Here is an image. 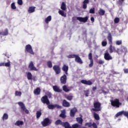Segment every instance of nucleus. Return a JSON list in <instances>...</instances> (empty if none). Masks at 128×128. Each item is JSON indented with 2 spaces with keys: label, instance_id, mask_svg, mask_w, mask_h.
Segmentation results:
<instances>
[{
  "label": "nucleus",
  "instance_id": "nucleus-18",
  "mask_svg": "<svg viewBox=\"0 0 128 128\" xmlns=\"http://www.w3.org/2000/svg\"><path fill=\"white\" fill-rule=\"evenodd\" d=\"M40 87L36 88L34 90V94H35V96H40Z\"/></svg>",
  "mask_w": 128,
  "mask_h": 128
},
{
  "label": "nucleus",
  "instance_id": "nucleus-52",
  "mask_svg": "<svg viewBox=\"0 0 128 128\" xmlns=\"http://www.w3.org/2000/svg\"><path fill=\"white\" fill-rule=\"evenodd\" d=\"M124 0H118V4H120V6H122Z\"/></svg>",
  "mask_w": 128,
  "mask_h": 128
},
{
  "label": "nucleus",
  "instance_id": "nucleus-56",
  "mask_svg": "<svg viewBox=\"0 0 128 128\" xmlns=\"http://www.w3.org/2000/svg\"><path fill=\"white\" fill-rule=\"evenodd\" d=\"M124 74H128V68H125L124 69Z\"/></svg>",
  "mask_w": 128,
  "mask_h": 128
},
{
  "label": "nucleus",
  "instance_id": "nucleus-47",
  "mask_svg": "<svg viewBox=\"0 0 128 128\" xmlns=\"http://www.w3.org/2000/svg\"><path fill=\"white\" fill-rule=\"evenodd\" d=\"M106 44H108V42L106 41H102V46H106Z\"/></svg>",
  "mask_w": 128,
  "mask_h": 128
},
{
  "label": "nucleus",
  "instance_id": "nucleus-62",
  "mask_svg": "<svg viewBox=\"0 0 128 128\" xmlns=\"http://www.w3.org/2000/svg\"><path fill=\"white\" fill-rule=\"evenodd\" d=\"M92 90L94 92L96 90V86H94L92 88Z\"/></svg>",
  "mask_w": 128,
  "mask_h": 128
},
{
  "label": "nucleus",
  "instance_id": "nucleus-13",
  "mask_svg": "<svg viewBox=\"0 0 128 128\" xmlns=\"http://www.w3.org/2000/svg\"><path fill=\"white\" fill-rule=\"evenodd\" d=\"M88 60H90V64H89V67L92 68L94 66V60H92V54L90 53L88 55Z\"/></svg>",
  "mask_w": 128,
  "mask_h": 128
},
{
  "label": "nucleus",
  "instance_id": "nucleus-45",
  "mask_svg": "<svg viewBox=\"0 0 128 128\" xmlns=\"http://www.w3.org/2000/svg\"><path fill=\"white\" fill-rule=\"evenodd\" d=\"M122 44V40H119L116 41V46H120Z\"/></svg>",
  "mask_w": 128,
  "mask_h": 128
},
{
  "label": "nucleus",
  "instance_id": "nucleus-60",
  "mask_svg": "<svg viewBox=\"0 0 128 128\" xmlns=\"http://www.w3.org/2000/svg\"><path fill=\"white\" fill-rule=\"evenodd\" d=\"M82 116L81 115V117H80V124H82V122L84 121V120H82Z\"/></svg>",
  "mask_w": 128,
  "mask_h": 128
},
{
  "label": "nucleus",
  "instance_id": "nucleus-61",
  "mask_svg": "<svg viewBox=\"0 0 128 128\" xmlns=\"http://www.w3.org/2000/svg\"><path fill=\"white\" fill-rule=\"evenodd\" d=\"M48 96L49 98H52V93L48 92Z\"/></svg>",
  "mask_w": 128,
  "mask_h": 128
},
{
  "label": "nucleus",
  "instance_id": "nucleus-4",
  "mask_svg": "<svg viewBox=\"0 0 128 128\" xmlns=\"http://www.w3.org/2000/svg\"><path fill=\"white\" fill-rule=\"evenodd\" d=\"M52 120L47 118H45L44 120L41 122V124L42 126L46 127L50 126V124H52Z\"/></svg>",
  "mask_w": 128,
  "mask_h": 128
},
{
  "label": "nucleus",
  "instance_id": "nucleus-40",
  "mask_svg": "<svg viewBox=\"0 0 128 128\" xmlns=\"http://www.w3.org/2000/svg\"><path fill=\"white\" fill-rule=\"evenodd\" d=\"M60 117L62 118H66V114L64 112H62L60 114Z\"/></svg>",
  "mask_w": 128,
  "mask_h": 128
},
{
  "label": "nucleus",
  "instance_id": "nucleus-33",
  "mask_svg": "<svg viewBox=\"0 0 128 128\" xmlns=\"http://www.w3.org/2000/svg\"><path fill=\"white\" fill-rule=\"evenodd\" d=\"M24 124V122L20 120H18L15 123V126H22Z\"/></svg>",
  "mask_w": 128,
  "mask_h": 128
},
{
  "label": "nucleus",
  "instance_id": "nucleus-48",
  "mask_svg": "<svg viewBox=\"0 0 128 128\" xmlns=\"http://www.w3.org/2000/svg\"><path fill=\"white\" fill-rule=\"evenodd\" d=\"M114 22L115 24H118L120 22V18H116L114 20Z\"/></svg>",
  "mask_w": 128,
  "mask_h": 128
},
{
  "label": "nucleus",
  "instance_id": "nucleus-20",
  "mask_svg": "<svg viewBox=\"0 0 128 128\" xmlns=\"http://www.w3.org/2000/svg\"><path fill=\"white\" fill-rule=\"evenodd\" d=\"M90 0H84L83 2V4L82 6V8L86 10L88 8V4H89Z\"/></svg>",
  "mask_w": 128,
  "mask_h": 128
},
{
  "label": "nucleus",
  "instance_id": "nucleus-50",
  "mask_svg": "<svg viewBox=\"0 0 128 128\" xmlns=\"http://www.w3.org/2000/svg\"><path fill=\"white\" fill-rule=\"evenodd\" d=\"M90 14H95L96 11L94 10V8H90L89 11Z\"/></svg>",
  "mask_w": 128,
  "mask_h": 128
},
{
  "label": "nucleus",
  "instance_id": "nucleus-42",
  "mask_svg": "<svg viewBox=\"0 0 128 128\" xmlns=\"http://www.w3.org/2000/svg\"><path fill=\"white\" fill-rule=\"evenodd\" d=\"M15 96H22V92H20L16 91Z\"/></svg>",
  "mask_w": 128,
  "mask_h": 128
},
{
  "label": "nucleus",
  "instance_id": "nucleus-34",
  "mask_svg": "<svg viewBox=\"0 0 128 128\" xmlns=\"http://www.w3.org/2000/svg\"><path fill=\"white\" fill-rule=\"evenodd\" d=\"M42 116V110L37 111L36 112V118L38 119Z\"/></svg>",
  "mask_w": 128,
  "mask_h": 128
},
{
  "label": "nucleus",
  "instance_id": "nucleus-7",
  "mask_svg": "<svg viewBox=\"0 0 128 128\" xmlns=\"http://www.w3.org/2000/svg\"><path fill=\"white\" fill-rule=\"evenodd\" d=\"M53 70H54L56 74H60L62 72V69L60 65H54L53 66Z\"/></svg>",
  "mask_w": 128,
  "mask_h": 128
},
{
  "label": "nucleus",
  "instance_id": "nucleus-38",
  "mask_svg": "<svg viewBox=\"0 0 128 128\" xmlns=\"http://www.w3.org/2000/svg\"><path fill=\"white\" fill-rule=\"evenodd\" d=\"M8 114H4L2 117V120H8Z\"/></svg>",
  "mask_w": 128,
  "mask_h": 128
},
{
  "label": "nucleus",
  "instance_id": "nucleus-51",
  "mask_svg": "<svg viewBox=\"0 0 128 128\" xmlns=\"http://www.w3.org/2000/svg\"><path fill=\"white\" fill-rule=\"evenodd\" d=\"M86 126H88V128H91L92 126V122H88L86 124Z\"/></svg>",
  "mask_w": 128,
  "mask_h": 128
},
{
  "label": "nucleus",
  "instance_id": "nucleus-23",
  "mask_svg": "<svg viewBox=\"0 0 128 128\" xmlns=\"http://www.w3.org/2000/svg\"><path fill=\"white\" fill-rule=\"evenodd\" d=\"M36 10V7L35 6H30L28 10V12L29 14H32V12H34Z\"/></svg>",
  "mask_w": 128,
  "mask_h": 128
},
{
  "label": "nucleus",
  "instance_id": "nucleus-43",
  "mask_svg": "<svg viewBox=\"0 0 128 128\" xmlns=\"http://www.w3.org/2000/svg\"><path fill=\"white\" fill-rule=\"evenodd\" d=\"M74 96H66V100H72Z\"/></svg>",
  "mask_w": 128,
  "mask_h": 128
},
{
  "label": "nucleus",
  "instance_id": "nucleus-46",
  "mask_svg": "<svg viewBox=\"0 0 128 128\" xmlns=\"http://www.w3.org/2000/svg\"><path fill=\"white\" fill-rule=\"evenodd\" d=\"M84 92L86 96H88V94H90V90H84Z\"/></svg>",
  "mask_w": 128,
  "mask_h": 128
},
{
  "label": "nucleus",
  "instance_id": "nucleus-27",
  "mask_svg": "<svg viewBox=\"0 0 128 128\" xmlns=\"http://www.w3.org/2000/svg\"><path fill=\"white\" fill-rule=\"evenodd\" d=\"M64 122H62V121L60 120H58L55 122V124L56 126L60 125V126H62Z\"/></svg>",
  "mask_w": 128,
  "mask_h": 128
},
{
  "label": "nucleus",
  "instance_id": "nucleus-1",
  "mask_svg": "<svg viewBox=\"0 0 128 128\" xmlns=\"http://www.w3.org/2000/svg\"><path fill=\"white\" fill-rule=\"evenodd\" d=\"M111 105L114 108H118L122 106V104L120 102V100L118 98H115L114 100H110Z\"/></svg>",
  "mask_w": 128,
  "mask_h": 128
},
{
  "label": "nucleus",
  "instance_id": "nucleus-9",
  "mask_svg": "<svg viewBox=\"0 0 128 128\" xmlns=\"http://www.w3.org/2000/svg\"><path fill=\"white\" fill-rule=\"evenodd\" d=\"M104 58L106 60H112V56L110 54L108 50H106L104 54Z\"/></svg>",
  "mask_w": 128,
  "mask_h": 128
},
{
  "label": "nucleus",
  "instance_id": "nucleus-17",
  "mask_svg": "<svg viewBox=\"0 0 128 128\" xmlns=\"http://www.w3.org/2000/svg\"><path fill=\"white\" fill-rule=\"evenodd\" d=\"M78 112V110L76 109V108H73L70 110V116H72V118H74V116H76V112Z\"/></svg>",
  "mask_w": 128,
  "mask_h": 128
},
{
  "label": "nucleus",
  "instance_id": "nucleus-25",
  "mask_svg": "<svg viewBox=\"0 0 128 128\" xmlns=\"http://www.w3.org/2000/svg\"><path fill=\"white\" fill-rule=\"evenodd\" d=\"M62 126H64V128H72L70 124L68 122H64Z\"/></svg>",
  "mask_w": 128,
  "mask_h": 128
},
{
  "label": "nucleus",
  "instance_id": "nucleus-31",
  "mask_svg": "<svg viewBox=\"0 0 128 128\" xmlns=\"http://www.w3.org/2000/svg\"><path fill=\"white\" fill-rule=\"evenodd\" d=\"M98 14L100 16H104L106 14V11L103 10L102 8H100L98 11Z\"/></svg>",
  "mask_w": 128,
  "mask_h": 128
},
{
  "label": "nucleus",
  "instance_id": "nucleus-8",
  "mask_svg": "<svg viewBox=\"0 0 128 128\" xmlns=\"http://www.w3.org/2000/svg\"><path fill=\"white\" fill-rule=\"evenodd\" d=\"M40 100L44 104H50V100H48V97L46 95L43 96L41 98Z\"/></svg>",
  "mask_w": 128,
  "mask_h": 128
},
{
  "label": "nucleus",
  "instance_id": "nucleus-64",
  "mask_svg": "<svg viewBox=\"0 0 128 128\" xmlns=\"http://www.w3.org/2000/svg\"><path fill=\"white\" fill-rule=\"evenodd\" d=\"M77 20H79V22H80V17H76Z\"/></svg>",
  "mask_w": 128,
  "mask_h": 128
},
{
  "label": "nucleus",
  "instance_id": "nucleus-44",
  "mask_svg": "<svg viewBox=\"0 0 128 128\" xmlns=\"http://www.w3.org/2000/svg\"><path fill=\"white\" fill-rule=\"evenodd\" d=\"M11 8H12V10H16V4L14 2L11 4Z\"/></svg>",
  "mask_w": 128,
  "mask_h": 128
},
{
  "label": "nucleus",
  "instance_id": "nucleus-39",
  "mask_svg": "<svg viewBox=\"0 0 128 128\" xmlns=\"http://www.w3.org/2000/svg\"><path fill=\"white\" fill-rule=\"evenodd\" d=\"M75 62H80V58L78 55H76L75 56Z\"/></svg>",
  "mask_w": 128,
  "mask_h": 128
},
{
  "label": "nucleus",
  "instance_id": "nucleus-14",
  "mask_svg": "<svg viewBox=\"0 0 128 128\" xmlns=\"http://www.w3.org/2000/svg\"><path fill=\"white\" fill-rule=\"evenodd\" d=\"M62 70H63V72H64V74L68 76V66L66 65V64H64L62 67Z\"/></svg>",
  "mask_w": 128,
  "mask_h": 128
},
{
  "label": "nucleus",
  "instance_id": "nucleus-35",
  "mask_svg": "<svg viewBox=\"0 0 128 128\" xmlns=\"http://www.w3.org/2000/svg\"><path fill=\"white\" fill-rule=\"evenodd\" d=\"M50 20H52V16H49L45 19V22L48 24Z\"/></svg>",
  "mask_w": 128,
  "mask_h": 128
},
{
  "label": "nucleus",
  "instance_id": "nucleus-58",
  "mask_svg": "<svg viewBox=\"0 0 128 128\" xmlns=\"http://www.w3.org/2000/svg\"><path fill=\"white\" fill-rule=\"evenodd\" d=\"M90 20L92 22H94V17H91Z\"/></svg>",
  "mask_w": 128,
  "mask_h": 128
},
{
  "label": "nucleus",
  "instance_id": "nucleus-54",
  "mask_svg": "<svg viewBox=\"0 0 128 128\" xmlns=\"http://www.w3.org/2000/svg\"><path fill=\"white\" fill-rule=\"evenodd\" d=\"M18 4H19V6H22V0H18Z\"/></svg>",
  "mask_w": 128,
  "mask_h": 128
},
{
  "label": "nucleus",
  "instance_id": "nucleus-3",
  "mask_svg": "<svg viewBox=\"0 0 128 128\" xmlns=\"http://www.w3.org/2000/svg\"><path fill=\"white\" fill-rule=\"evenodd\" d=\"M94 108L92 110L94 112H100L102 110V104L100 102H95L93 104Z\"/></svg>",
  "mask_w": 128,
  "mask_h": 128
},
{
  "label": "nucleus",
  "instance_id": "nucleus-55",
  "mask_svg": "<svg viewBox=\"0 0 128 128\" xmlns=\"http://www.w3.org/2000/svg\"><path fill=\"white\" fill-rule=\"evenodd\" d=\"M98 64H104V61H102V60H99Z\"/></svg>",
  "mask_w": 128,
  "mask_h": 128
},
{
  "label": "nucleus",
  "instance_id": "nucleus-22",
  "mask_svg": "<svg viewBox=\"0 0 128 128\" xmlns=\"http://www.w3.org/2000/svg\"><path fill=\"white\" fill-rule=\"evenodd\" d=\"M120 52H121V54H126L128 52V48H126V47L124 46H121V49L120 50Z\"/></svg>",
  "mask_w": 128,
  "mask_h": 128
},
{
  "label": "nucleus",
  "instance_id": "nucleus-53",
  "mask_svg": "<svg viewBox=\"0 0 128 128\" xmlns=\"http://www.w3.org/2000/svg\"><path fill=\"white\" fill-rule=\"evenodd\" d=\"M92 126L93 128H98V125L94 122L92 124Z\"/></svg>",
  "mask_w": 128,
  "mask_h": 128
},
{
  "label": "nucleus",
  "instance_id": "nucleus-6",
  "mask_svg": "<svg viewBox=\"0 0 128 128\" xmlns=\"http://www.w3.org/2000/svg\"><path fill=\"white\" fill-rule=\"evenodd\" d=\"M18 106H20L22 112H26V114H30V112L28 111V109H26L24 102H18Z\"/></svg>",
  "mask_w": 128,
  "mask_h": 128
},
{
  "label": "nucleus",
  "instance_id": "nucleus-21",
  "mask_svg": "<svg viewBox=\"0 0 128 128\" xmlns=\"http://www.w3.org/2000/svg\"><path fill=\"white\" fill-rule=\"evenodd\" d=\"M0 66H7L9 67L10 66V62L8 60V62H1L0 63Z\"/></svg>",
  "mask_w": 128,
  "mask_h": 128
},
{
  "label": "nucleus",
  "instance_id": "nucleus-24",
  "mask_svg": "<svg viewBox=\"0 0 128 128\" xmlns=\"http://www.w3.org/2000/svg\"><path fill=\"white\" fill-rule=\"evenodd\" d=\"M8 30L6 28L4 32H0V36H8Z\"/></svg>",
  "mask_w": 128,
  "mask_h": 128
},
{
  "label": "nucleus",
  "instance_id": "nucleus-37",
  "mask_svg": "<svg viewBox=\"0 0 128 128\" xmlns=\"http://www.w3.org/2000/svg\"><path fill=\"white\" fill-rule=\"evenodd\" d=\"M47 66L49 68H52V61H48L47 62Z\"/></svg>",
  "mask_w": 128,
  "mask_h": 128
},
{
  "label": "nucleus",
  "instance_id": "nucleus-30",
  "mask_svg": "<svg viewBox=\"0 0 128 128\" xmlns=\"http://www.w3.org/2000/svg\"><path fill=\"white\" fill-rule=\"evenodd\" d=\"M60 8L62 10H66V4L64 3V2H62V3Z\"/></svg>",
  "mask_w": 128,
  "mask_h": 128
},
{
  "label": "nucleus",
  "instance_id": "nucleus-28",
  "mask_svg": "<svg viewBox=\"0 0 128 128\" xmlns=\"http://www.w3.org/2000/svg\"><path fill=\"white\" fill-rule=\"evenodd\" d=\"M58 14L62 16H64V18H66V13L64 12V11L63 10H60L58 11Z\"/></svg>",
  "mask_w": 128,
  "mask_h": 128
},
{
  "label": "nucleus",
  "instance_id": "nucleus-63",
  "mask_svg": "<svg viewBox=\"0 0 128 128\" xmlns=\"http://www.w3.org/2000/svg\"><path fill=\"white\" fill-rule=\"evenodd\" d=\"M112 72L113 74H118V72H116L115 71H112Z\"/></svg>",
  "mask_w": 128,
  "mask_h": 128
},
{
  "label": "nucleus",
  "instance_id": "nucleus-5",
  "mask_svg": "<svg viewBox=\"0 0 128 128\" xmlns=\"http://www.w3.org/2000/svg\"><path fill=\"white\" fill-rule=\"evenodd\" d=\"M25 52H28L30 54H34V52L32 50V48L30 44H28L25 46Z\"/></svg>",
  "mask_w": 128,
  "mask_h": 128
},
{
  "label": "nucleus",
  "instance_id": "nucleus-11",
  "mask_svg": "<svg viewBox=\"0 0 128 128\" xmlns=\"http://www.w3.org/2000/svg\"><path fill=\"white\" fill-rule=\"evenodd\" d=\"M47 106L49 110H54V108H62V107L58 104H47Z\"/></svg>",
  "mask_w": 128,
  "mask_h": 128
},
{
  "label": "nucleus",
  "instance_id": "nucleus-16",
  "mask_svg": "<svg viewBox=\"0 0 128 128\" xmlns=\"http://www.w3.org/2000/svg\"><path fill=\"white\" fill-rule=\"evenodd\" d=\"M80 82L84 84H86V86H92V82L90 80H81Z\"/></svg>",
  "mask_w": 128,
  "mask_h": 128
},
{
  "label": "nucleus",
  "instance_id": "nucleus-10",
  "mask_svg": "<svg viewBox=\"0 0 128 128\" xmlns=\"http://www.w3.org/2000/svg\"><path fill=\"white\" fill-rule=\"evenodd\" d=\"M66 80H68V77L66 74H64L60 78V82L62 84H66Z\"/></svg>",
  "mask_w": 128,
  "mask_h": 128
},
{
  "label": "nucleus",
  "instance_id": "nucleus-57",
  "mask_svg": "<svg viewBox=\"0 0 128 128\" xmlns=\"http://www.w3.org/2000/svg\"><path fill=\"white\" fill-rule=\"evenodd\" d=\"M76 120V121L78 122V124H80V117L77 118Z\"/></svg>",
  "mask_w": 128,
  "mask_h": 128
},
{
  "label": "nucleus",
  "instance_id": "nucleus-15",
  "mask_svg": "<svg viewBox=\"0 0 128 128\" xmlns=\"http://www.w3.org/2000/svg\"><path fill=\"white\" fill-rule=\"evenodd\" d=\"M52 88L54 92H62V90L60 89V86L55 85L54 86H52Z\"/></svg>",
  "mask_w": 128,
  "mask_h": 128
},
{
  "label": "nucleus",
  "instance_id": "nucleus-26",
  "mask_svg": "<svg viewBox=\"0 0 128 128\" xmlns=\"http://www.w3.org/2000/svg\"><path fill=\"white\" fill-rule=\"evenodd\" d=\"M88 16H86L84 18H82V17L80 18V22H81L86 23V22H88Z\"/></svg>",
  "mask_w": 128,
  "mask_h": 128
},
{
  "label": "nucleus",
  "instance_id": "nucleus-12",
  "mask_svg": "<svg viewBox=\"0 0 128 128\" xmlns=\"http://www.w3.org/2000/svg\"><path fill=\"white\" fill-rule=\"evenodd\" d=\"M28 68H30V70H35L36 72H38V69L34 66V62L32 61L30 62Z\"/></svg>",
  "mask_w": 128,
  "mask_h": 128
},
{
  "label": "nucleus",
  "instance_id": "nucleus-29",
  "mask_svg": "<svg viewBox=\"0 0 128 128\" xmlns=\"http://www.w3.org/2000/svg\"><path fill=\"white\" fill-rule=\"evenodd\" d=\"M26 75H27V78L28 80H32V74L30 72H26Z\"/></svg>",
  "mask_w": 128,
  "mask_h": 128
},
{
  "label": "nucleus",
  "instance_id": "nucleus-19",
  "mask_svg": "<svg viewBox=\"0 0 128 128\" xmlns=\"http://www.w3.org/2000/svg\"><path fill=\"white\" fill-rule=\"evenodd\" d=\"M62 104L63 106H64L65 108H68L70 106V102H68L66 100H64L62 101Z\"/></svg>",
  "mask_w": 128,
  "mask_h": 128
},
{
  "label": "nucleus",
  "instance_id": "nucleus-2",
  "mask_svg": "<svg viewBox=\"0 0 128 128\" xmlns=\"http://www.w3.org/2000/svg\"><path fill=\"white\" fill-rule=\"evenodd\" d=\"M107 39L108 40L109 44H110L109 46V52L110 54H112L114 52V50H112V36L110 33L108 34Z\"/></svg>",
  "mask_w": 128,
  "mask_h": 128
},
{
  "label": "nucleus",
  "instance_id": "nucleus-32",
  "mask_svg": "<svg viewBox=\"0 0 128 128\" xmlns=\"http://www.w3.org/2000/svg\"><path fill=\"white\" fill-rule=\"evenodd\" d=\"M93 116L94 118L96 120H100V116L98 115V114H96V112H94L93 113Z\"/></svg>",
  "mask_w": 128,
  "mask_h": 128
},
{
  "label": "nucleus",
  "instance_id": "nucleus-59",
  "mask_svg": "<svg viewBox=\"0 0 128 128\" xmlns=\"http://www.w3.org/2000/svg\"><path fill=\"white\" fill-rule=\"evenodd\" d=\"M116 52H117V54H122V52H120V51L119 50H116Z\"/></svg>",
  "mask_w": 128,
  "mask_h": 128
},
{
  "label": "nucleus",
  "instance_id": "nucleus-41",
  "mask_svg": "<svg viewBox=\"0 0 128 128\" xmlns=\"http://www.w3.org/2000/svg\"><path fill=\"white\" fill-rule=\"evenodd\" d=\"M80 126V125L79 124H75L72 125V128H78Z\"/></svg>",
  "mask_w": 128,
  "mask_h": 128
},
{
  "label": "nucleus",
  "instance_id": "nucleus-49",
  "mask_svg": "<svg viewBox=\"0 0 128 128\" xmlns=\"http://www.w3.org/2000/svg\"><path fill=\"white\" fill-rule=\"evenodd\" d=\"M76 54H70L68 56V58H75L76 56Z\"/></svg>",
  "mask_w": 128,
  "mask_h": 128
},
{
  "label": "nucleus",
  "instance_id": "nucleus-36",
  "mask_svg": "<svg viewBox=\"0 0 128 128\" xmlns=\"http://www.w3.org/2000/svg\"><path fill=\"white\" fill-rule=\"evenodd\" d=\"M62 90L64 92H70V90L68 88V87L66 85L62 86Z\"/></svg>",
  "mask_w": 128,
  "mask_h": 128
}]
</instances>
